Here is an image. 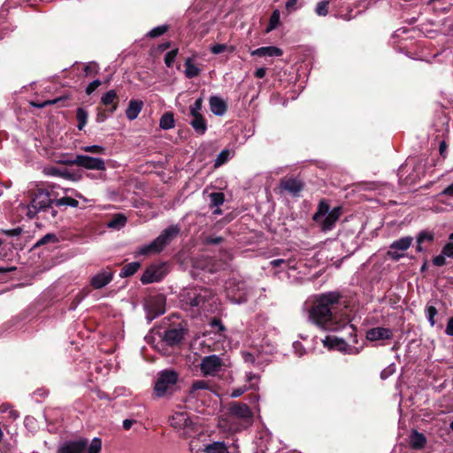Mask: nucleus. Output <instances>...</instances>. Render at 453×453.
Masks as SVG:
<instances>
[{
  "label": "nucleus",
  "instance_id": "obj_64",
  "mask_svg": "<svg viewBox=\"0 0 453 453\" xmlns=\"http://www.w3.org/2000/svg\"><path fill=\"white\" fill-rule=\"evenodd\" d=\"M223 240H224V239H223V237H221V236H217V237H208V238H207L206 242H207L208 244H215V245H217V244L221 243V242H223Z\"/></svg>",
  "mask_w": 453,
  "mask_h": 453
},
{
  "label": "nucleus",
  "instance_id": "obj_55",
  "mask_svg": "<svg viewBox=\"0 0 453 453\" xmlns=\"http://www.w3.org/2000/svg\"><path fill=\"white\" fill-rule=\"evenodd\" d=\"M84 72H85L86 75H90L94 73H96L97 72V64L94 63V62L89 63L88 65H87L84 67Z\"/></svg>",
  "mask_w": 453,
  "mask_h": 453
},
{
  "label": "nucleus",
  "instance_id": "obj_56",
  "mask_svg": "<svg viewBox=\"0 0 453 453\" xmlns=\"http://www.w3.org/2000/svg\"><path fill=\"white\" fill-rule=\"evenodd\" d=\"M448 145L445 141L439 142V153L440 156L444 159L447 157Z\"/></svg>",
  "mask_w": 453,
  "mask_h": 453
},
{
  "label": "nucleus",
  "instance_id": "obj_3",
  "mask_svg": "<svg viewBox=\"0 0 453 453\" xmlns=\"http://www.w3.org/2000/svg\"><path fill=\"white\" fill-rule=\"evenodd\" d=\"M180 301L184 309L196 308L204 312H212L218 303L215 292L209 288L195 286L182 289Z\"/></svg>",
  "mask_w": 453,
  "mask_h": 453
},
{
  "label": "nucleus",
  "instance_id": "obj_49",
  "mask_svg": "<svg viewBox=\"0 0 453 453\" xmlns=\"http://www.w3.org/2000/svg\"><path fill=\"white\" fill-rule=\"evenodd\" d=\"M127 223V217L123 213H115V230L123 227Z\"/></svg>",
  "mask_w": 453,
  "mask_h": 453
},
{
  "label": "nucleus",
  "instance_id": "obj_54",
  "mask_svg": "<svg viewBox=\"0 0 453 453\" xmlns=\"http://www.w3.org/2000/svg\"><path fill=\"white\" fill-rule=\"evenodd\" d=\"M97 372L102 373L103 375H108L111 371V364H101L96 368Z\"/></svg>",
  "mask_w": 453,
  "mask_h": 453
},
{
  "label": "nucleus",
  "instance_id": "obj_14",
  "mask_svg": "<svg viewBox=\"0 0 453 453\" xmlns=\"http://www.w3.org/2000/svg\"><path fill=\"white\" fill-rule=\"evenodd\" d=\"M393 331L388 327L377 326L366 331L365 338L369 342L391 340L393 338Z\"/></svg>",
  "mask_w": 453,
  "mask_h": 453
},
{
  "label": "nucleus",
  "instance_id": "obj_52",
  "mask_svg": "<svg viewBox=\"0 0 453 453\" xmlns=\"http://www.w3.org/2000/svg\"><path fill=\"white\" fill-rule=\"evenodd\" d=\"M446 256L443 255L442 253L434 257L433 258V264L435 265V266H443L446 265Z\"/></svg>",
  "mask_w": 453,
  "mask_h": 453
},
{
  "label": "nucleus",
  "instance_id": "obj_12",
  "mask_svg": "<svg viewBox=\"0 0 453 453\" xmlns=\"http://www.w3.org/2000/svg\"><path fill=\"white\" fill-rule=\"evenodd\" d=\"M227 296L234 302L241 303L246 301V288L242 281H230L226 287Z\"/></svg>",
  "mask_w": 453,
  "mask_h": 453
},
{
  "label": "nucleus",
  "instance_id": "obj_1",
  "mask_svg": "<svg viewBox=\"0 0 453 453\" xmlns=\"http://www.w3.org/2000/svg\"><path fill=\"white\" fill-rule=\"evenodd\" d=\"M342 295L337 291H329L316 295L308 310L309 320L318 327L331 332L349 329V336L357 343V328L350 324L349 316L344 311L346 305L342 304Z\"/></svg>",
  "mask_w": 453,
  "mask_h": 453
},
{
  "label": "nucleus",
  "instance_id": "obj_53",
  "mask_svg": "<svg viewBox=\"0 0 453 453\" xmlns=\"http://www.w3.org/2000/svg\"><path fill=\"white\" fill-rule=\"evenodd\" d=\"M101 85V81L100 80H95L93 81L92 82H90L87 88H86V92L87 94L90 95L91 93H93L99 86Z\"/></svg>",
  "mask_w": 453,
  "mask_h": 453
},
{
  "label": "nucleus",
  "instance_id": "obj_41",
  "mask_svg": "<svg viewBox=\"0 0 453 453\" xmlns=\"http://www.w3.org/2000/svg\"><path fill=\"white\" fill-rule=\"evenodd\" d=\"M168 28L169 27L167 25H160L150 29L146 35L150 38H157L164 35Z\"/></svg>",
  "mask_w": 453,
  "mask_h": 453
},
{
  "label": "nucleus",
  "instance_id": "obj_18",
  "mask_svg": "<svg viewBox=\"0 0 453 453\" xmlns=\"http://www.w3.org/2000/svg\"><path fill=\"white\" fill-rule=\"evenodd\" d=\"M342 213V208L341 206L334 207L333 210H331L321 222L322 229L324 231L332 230Z\"/></svg>",
  "mask_w": 453,
  "mask_h": 453
},
{
  "label": "nucleus",
  "instance_id": "obj_11",
  "mask_svg": "<svg viewBox=\"0 0 453 453\" xmlns=\"http://www.w3.org/2000/svg\"><path fill=\"white\" fill-rule=\"evenodd\" d=\"M223 366L222 359L217 355L204 357L200 364V370L205 376L215 375Z\"/></svg>",
  "mask_w": 453,
  "mask_h": 453
},
{
  "label": "nucleus",
  "instance_id": "obj_46",
  "mask_svg": "<svg viewBox=\"0 0 453 453\" xmlns=\"http://www.w3.org/2000/svg\"><path fill=\"white\" fill-rule=\"evenodd\" d=\"M426 312L427 316V319L432 326H434L435 320L434 317L437 315L438 311L434 306L429 305L426 308Z\"/></svg>",
  "mask_w": 453,
  "mask_h": 453
},
{
  "label": "nucleus",
  "instance_id": "obj_38",
  "mask_svg": "<svg viewBox=\"0 0 453 453\" xmlns=\"http://www.w3.org/2000/svg\"><path fill=\"white\" fill-rule=\"evenodd\" d=\"M280 12L279 10H274L270 17V19H269V24L266 27V32L269 33L273 30H274L279 23H280Z\"/></svg>",
  "mask_w": 453,
  "mask_h": 453
},
{
  "label": "nucleus",
  "instance_id": "obj_4",
  "mask_svg": "<svg viewBox=\"0 0 453 453\" xmlns=\"http://www.w3.org/2000/svg\"><path fill=\"white\" fill-rule=\"evenodd\" d=\"M179 374L174 370L165 369L158 373L154 386V394L157 397L172 395L176 390Z\"/></svg>",
  "mask_w": 453,
  "mask_h": 453
},
{
  "label": "nucleus",
  "instance_id": "obj_8",
  "mask_svg": "<svg viewBox=\"0 0 453 453\" xmlns=\"http://www.w3.org/2000/svg\"><path fill=\"white\" fill-rule=\"evenodd\" d=\"M168 273V265L165 262L152 263L146 267L140 278L143 285L161 281Z\"/></svg>",
  "mask_w": 453,
  "mask_h": 453
},
{
  "label": "nucleus",
  "instance_id": "obj_47",
  "mask_svg": "<svg viewBox=\"0 0 453 453\" xmlns=\"http://www.w3.org/2000/svg\"><path fill=\"white\" fill-rule=\"evenodd\" d=\"M299 169L303 168H324L326 165H324L323 163L318 162V161H308V162H303L301 165L296 166Z\"/></svg>",
  "mask_w": 453,
  "mask_h": 453
},
{
  "label": "nucleus",
  "instance_id": "obj_62",
  "mask_svg": "<svg viewBox=\"0 0 453 453\" xmlns=\"http://www.w3.org/2000/svg\"><path fill=\"white\" fill-rule=\"evenodd\" d=\"M246 391V387L233 389L230 395L234 398L241 396Z\"/></svg>",
  "mask_w": 453,
  "mask_h": 453
},
{
  "label": "nucleus",
  "instance_id": "obj_42",
  "mask_svg": "<svg viewBox=\"0 0 453 453\" xmlns=\"http://www.w3.org/2000/svg\"><path fill=\"white\" fill-rule=\"evenodd\" d=\"M203 102V97H198L195 103L190 105L189 111L191 117L202 115Z\"/></svg>",
  "mask_w": 453,
  "mask_h": 453
},
{
  "label": "nucleus",
  "instance_id": "obj_61",
  "mask_svg": "<svg viewBox=\"0 0 453 453\" xmlns=\"http://www.w3.org/2000/svg\"><path fill=\"white\" fill-rule=\"evenodd\" d=\"M415 158L414 157H409L407 158V160L405 161L404 164H403L398 170H402V168L403 167H412L413 169L412 170H415L416 168H418V166H413V163L415 162Z\"/></svg>",
  "mask_w": 453,
  "mask_h": 453
},
{
  "label": "nucleus",
  "instance_id": "obj_6",
  "mask_svg": "<svg viewBox=\"0 0 453 453\" xmlns=\"http://www.w3.org/2000/svg\"><path fill=\"white\" fill-rule=\"evenodd\" d=\"M227 413L230 418L239 420L242 428L251 426L253 422V413L247 403L231 402L227 407Z\"/></svg>",
  "mask_w": 453,
  "mask_h": 453
},
{
  "label": "nucleus",
  "instance_id": "obj_26",
  "mask_svg": "<svg viewBox=\"0 0 453 453\" xmlns=\"http://www.w3.org/2000/svg\"><path fill=\"white\" fill-rule=\"evenodd\" d=\"M189 124L199 135L204 134L207 130V123L203 115L192 117Z\"/></svg>",
  "mask_w": 453,
  "mask_h": 453
},
{
  "label": "nucleus",
  "instance_id": "obj_19",
  "mask_svg": "<svg viewBox=\"0 0 453 453\" xmlns=\"http://www.w3.org/2000/svg\"><path fill=\"white\" fill-rule=\"evenodd\" d=\"M435 234L432 230L424 229L420 231L416 237V250L423 252L425 250L423 245L425 243L432 244L434 242Z\"/></svg>",
  "mask_w": 453,
  "mask_h": 453
},
{
  "label": "nucleus",
  "instance_id": "obj_34",
  "mask_svg": "<svg viewBox=\"0 0 453 453\" xmlns=\"http://www.w3.org/2000/svg\"><path fill=\"white\" fill-rule=\"evenodd\" d=\"M197 390H211V385L209 381L203 380H195L189 389V394L194 395Z\"/></svg>",
  "mask_w": 453,
  "mask_h": 453
},
{
  "label": "nucleus",
  "instance_id": "obj_58",
  "mask_svg": "<svg viewBox=\"0 0 453 453\" xmlns=\"http://www.w3.org/2000/svg\"><path fill=\"white\" fill-rule=\"evenodd\" d=\"M83 150L87 152L101 153L104 149L98 145H92V146H86L83 148Z\"/></svg>",
  "mask_w": 453,
  "mask_h": 453
},
{
  "label": "nucleus",
  "instance_id": "obj_7",
  "mask_svg": "<svg viewBox=\"0 0 453 453\" xmlns=\"http://www.w3.org/2000/svg\"><path fill=\"white\" fill-rule=\"evenodd\" d=\"M169 424L177 430H183V435L192 437L196 434V425L187 411H176L169 418Z\"/></svg>",
  "mask_w": 453,
  "mask_h": 453
},
{
  "label": "nucleus",
  "instance_id": "obj_25",
  "mask_svg": "<svg viewBox=\"0 0 453 453\" xmlns=\"http://www.w3.org/2000/svg\"><path fill=\"white\" fill-rule=\"evenodd\" d=\"M323 343L324 346L328 349H337L342 352H346L349 348V345L343 339L337 337L326 336L323 341Z\"/></svg>",
  "mask_w": 453,
  "mask_h": 453
},
{
  "label": "nucleus",
  "instance_id": "obj_30",
  "mask_svg": "<svg viewBox=\"0 0 453 453\" xmlns=\"http://www.w3.org/2000/svg\"><path fill=\"white\" fill-rule=\"evenodd\" d=\"M330 211V206L326 199L319 201L318 210L313 215V220L319 222L320 219Z\"/></svg>",
  "mask_w": 453,
  "mask_h": 453
},
{
  "label": "nucleus",
  "instance_id": "obj_31",
  "mask_svg": "<svg viewBox=\"0 0 453 453\" xmlns=\"http://www.w3.org/2000/svg\"><path fill=\"white\" fill-rule=\"evenodd\" d=\"M175 126V120L172 112L164 113L159 119V127L164 130H169Z\"/></svg>",
  "mask_w": 453,
  "mask_h": 453
},
{
  "label": "nucleus",
  "instance_id": "obj_15",
  "mask_svg": "<svg viewBox=\"0 0 453 453\" xmlns=\"http://www.w3.org/2000/svg\"><path fill=\"white\" fill-rule=\"evenodd\" d=\"M88 447L87 439L70 441L63 444L58 453H85Z\"/></svg>",
  "mask_w": 453,
  "mask_h": 453
},
{
  "label": "nucleus",
  "instance_id": "obj_45",
  "mask_svg": "<svg viewBox=\"0 0 453 453\" xmlns=\"http://www.w3.org/2000/svg\"><path fill=\"white\" fill-rule=\"evenodd\" d=\"M102 103L104 107L110 108V110L113 109V89L109 90L106 94L102 96Z\"/></svg>",
  "mask_w": 453,
  "mask_h": 453
},
{
  "label": "nucleus",
  "instance_id": "obj_39",
  "mask_svg": "<svg viewBox=\"0 0 453 453\" xmlns=\"http://www.w3.org/2000/svg\"><path fill=\"white\" fill-rule=\"evenodd\" d=\"M76 118L78 120L77 127L79 130H82L87 124L88 112L83 108H78L76 112Z\"/></svg>",
  "mask_w": 453,
  "mask_h": 453
},
{
  "label": "nucleus",
  "instance_id": "obj_33",
  "mask_svg": "<svg viewBox=\"0 0 453 453\" xmlns=\"http://www.w3.org/2000/svg\"><path fill=\"white\" fill-rule=\"evenodd\" d=\"M234 155V151L230 150H223L217 157L214 162V167L218 168L227 162Z\"/></svg>",
  "mask_w": 453,
  "mask_h": 453
},
{
  "label": "nucleus",
  "instance_id": "obj_44",
  "mask_svg": "<svg viewBox=\"0 0 453 453\" xmlns=\"http://www.w3.org/2000/svg\"><path fill=\"white\" fill-rule=\"evenodd\" d=\"M178 54V49L172 50L168 51L164 58L165 64L167 67H171L175 61L176 56Z\"/></svg>",
  "mask_w": 453,
  "mask_h": 453
},
{
  "label": "nucleus",
  "instance_id": "obj_24",
  "mask_svg": "<svg viewBox=\"0 0 453 453\" xmlns=\"http://www.w3.org/2000/svg\"><path fill=\"white\" fill-rule=\"evenodd\" d=\"M143 106V102L137 99L129 101L126 109V116L129 120H134L141 112Z\"/></svg>",
  "mask_w": 453,
  "mask_h": 453
},
{
  "label": "nucleus",
  "instance_id": "obj_32",
  "mask_svg": "<svg viewBox=\"0 0 453 453\" xmlns=\"http://www.w3.org/2000/svg\"><path fill=\"white\" fill-rule=\"evenodd\" d=\"M141 264L139 262H132L123 266L119 273V277L126 278L134 275L140 268Z\"/></svg>",
  "mask_w": 453,
  "mask_h": 453
},
{
  "label": "nucleus",
  "instance_id": "obj_37",
  "mask_svg": "<svg viewBox=\"0 0 453 453\" xmlns=\"http://www.w3.org/2000/svg\"><path fill=\"white\" fill-rule=\"evenodd\" d=\"M59 242V239L55 234H47L43 237H42L40 240L37 241V242L35 244L34 248H37L48 243L56 244Z\"/></svg>",
  "mask_w": 453,
  "mask_h": 453
},
{
  "label": "nucleus",
  "instance_id": "obj_9",
  "mask_svg": "<svg viewBox=\"0 0 453 453\" xmlns=\"http://www.w3.org/2000/svg\"><path fill=\"white\" fill-rule=\"evenodd\" d=\"M148 320L151 321L165 311V296L162 294L149 296L144 300Z\"/></svg>",
  "mask_w": 453,
  "mask_h": 453
},
{
  "label": "nucleus",
  "instance_id": "obj_13",
  "mask_svg": "<svg viewBox=\"0 0 453 453\" xmlns=\"http://www.w3.org/2000/svg\"><path fill=\"white\" fill-rule=\"evenodd\" d=\"M75 163L78 166L84 167L88 170H104L105 165L104 160L98 157H92L88 156L79 155L75 159L71 161Z\"/></svg>",
  "mask_w": 453,
  "mask_h": 453
},
{
  "label": "nucleus",
  "instance_id": "obj_20",
  "mask_svg": "<svg viewBox=\"0 0 453 453\" xmlns=\"http://www.w3.org/2000/svg\"><path fill=\"white\" fill-rule=\"evenodd\" d=\"M111 271H103L94 275L90 280V285L95 289H100L106 286L112 280Z\"/></svg>",
  "mask_w": 453,
  "mask_h": 453
},
{
  "label": "nucleus",
  "instance_id": "obj_2",
  "mask_svg": "<svg viewBox=\"0 0 453 453\" xmlns=\"http://www.w3.org/2000/svg\"><path fill=\"white\" fill-rule=\"evenodd\" d=\"M78 205L79 201L73 197L57 198L53 193L38 188L31 191L27 215L30 219L37 216L50 223L57 224L63 219V213L68 206L75 208Z\"/></svg>",
  "mask_w": 453,
  "mask_h": 453
},
{
  "label": "nucleus",
  "instance_id": "obj_17",
  "mask_svg": "<svg viewBox=\"0 0 453 453\" xmlns=\"http://www.w3.org/2000/svg\"><path fill=\"white\" fill-rule=\"evenodd\" d=\"M184 329L181 327L169 328L165 331L163 339L167 345L173 347L181 342L184 338Z\"/></svg>",
  "mask_w": 453,
  "mask_h": 453
},
{
  "label": "nucleus",
  "instance_id": "obj_57",
  "mask_svg": "<svg viewBox=\"0 0 453 453\" xmlns=\"http://www.w3.org/2000/svg\"><path fill=\"white\" fill-rule=\"evenodd\" d=\"M3 232L5 235L13 237L19 236L23 232V229L21 227H16L13 229L4 230Z\"/></svg>",
  "mask_w": 453,
  "mask_h": 453
},
{
  "label": "nucleus",
  "instance_id": "obj_43",
  "mask_svg": "<svg viewBox=\"0 0 453 453\" xmlns=\"http://www.w3.org/2000/svg\"><path fill=\"white\" fill-rule=\"evenodd\" d=\"M102 448V442L99 438H94L90 444L88 443L85 453H99Z\"/></svg>",
  "mask_w": 453,
  "mask_h": 453
},
{
  "label": "nucleus",
  "instance_id": "obj_28",
  "mask_svg": "<svg viewBox=\"0 0 453 453\" xmlns=\"http://www.w3.org/2000/svg\"><path fill=\"white\" fill-rule=\"evenodd\" d=\"M184 66V74L188 79H192L198 76L201 72L200 68L194 65L191 58H188L185 60Z\"/></svg>",
  "mask_w": 453,
  "mask_h": 453
},
{
  "label": "nucleus",
  "instance_id": "obj_35",
  "mask_svg": "<svg viewBox=\"0 0 453 453\" xmlns=\"http://www.w3.org/2000/svg\"><path fill=\"white\" fill-rule=\"evenodd\" d=\"M210 206L219 207L225 202V195L222 192H212L209 195Z\"/></svg>",
  "mask_w": 453,
  "mask_h": 453
},
{
  "label": "nucleus",
  "instance_id": "obj_40",
  "mask_svg": "<svg viewBox=\"0 0 453 453\" xmlns=\"http://www.w3.org/2000/svg\"><path fill=\"white\" fill-rule=\"evenodd\" d=\"M210 50L212 54L219 55L224 51L233 52L234 50V47L228 46L227 44L225 43H217L211 45L210 47Z\"/></svg>",
  "mask_w": 453,
  "mask_h": 453
},
{
  "label": "nucleus",
  "instance_id": "obj_63",
  "mask_svg": "<svg viewBox=\"0 0 453 453\" xmlns=\"http://www.w3.org/2000/svg\"><path fill=\"white\" fill-rule=\"evenodd\" d=\"M242 357L246 363L254 364L256 361L255 356L250 352H244Z\"/></svg>",
  "mask_w": 453,
  "mask_h": 453
},
{
  "label": "nucleus",
  "instance_id": "obj_10",
  "mask_svg": "<svg viewBox=\"0 0 453 453\" xmlns=\"http://www.w3.org/2000/svg\"><path fill=\"white\" fill-rule=\"evenodd\" d=\"M413 238L411 236H404L396 241H394L386 255L388 258L393 261H399L404 257V251H406L412 244Z\"/></svg>",
  "mask_w": 453,
  "mask_h": 453
},
{
  "label": "nucleus",
  "instance_id": "obj_59",
  "mask_svg": "<svg viewBox=\"0 0 453 453\" xmlns=\"http://www.w3.org/2000/svg\"><path fill=\"white\" fill-rule=\"evenodd\" d=\"M445 334L449 336H453V316L448 320Z\"/></svg>",
  "mask_w": 453,
  "mask_h": 453
},
{
  "label": "nucleus",
  "instance_id": "obj_16",
  "mask_svg": "<svg viewBox=\"0 0 453 453\" xmlns=\"http://www.w3.org/2000/svg\"><path fill=\"white\" fill-rule=\"evenodd\" d=\"M168 244L160 235L153 240L150 244L144 245L139 249L138 253L142 256L160 253Z\"/></svg>",
  "mask_w": 453,
  "mask_h": 453
},
{
  "label": "nucleus",
  "instance_id": "obj_27",
  "mask_svg": "<svg viewBox=\"0 0 453 453\" xmlns=\"http://www.w3.org/2000/svg\"><path fill=\"white\" fill-rule=\"evenodd\" d=\"M180 232V228L176 225H172L160 233V237L169 245L176 239Z\"/></svg>",
  "mask_w": 453,
  "mask_h": 453
},
{
  "label": "nucleus",
  "instance_id": "obj_5",
  "mask_svg": "<svg viewBox=\"0 0 453 453\" xmlns=\"http://www.w3.org/2000/svg\"><path fill=\"white\" fill-rule=\"evenodd\" d=\"M304 187L305 183L299 176L286 175L280 180L275 191L280 195L288 194L292 197H299Z\"/></svg>",
  "mask_w": 453,
  "mask_h": 453
},
{
  "label": "nucleus",
  "instance_id": "obj_50",
  "mask_svg": "<svg viewBox=\"0 0 453 453\" xmlns=\"http://www.w3.org/2000/svg\"><path fill=\"white\" fill-rule=\"evenodd\" d=\"M210 325L213 329H216L219 333L226 331V326L222 324L219 319L213 318Z\"/></svg>",
  "mask_w": 453,
  "mask_h": 453
},
{
  "label": "nucleus",
  "instance_id": "obj_21",
  "mask_svg": "<svg viewBox=\"0 0 453 453\" xmlns=\"http://www.w3.org/2000/svg\"><path fill=\"white\" fill-rule=\"evenodd\" d=\"M210 109L216 116H223L227 109L225 101L217 96H212L209 99Z\"/></svg>",
  "mask_w": 453,
  "mask_h": 453
},
{
  "label": "nucleus",
  "instance_id": "obj_29",
  "mask_svg": "<svg viewBox=\"0 0 453 453\" xmlns=\"http://www.w3.org/2000/svg\"><path fill=\"white\" fill-rule=\"evenodd\" d=\"M204 453H229L227 447L223 441H214L208 444L204 449Z\"/></svg>",
  "mask_w": 453,
  "mask_h": 453
},
{
  "label": "nucleus",
  "instance_id": "obj_48",
  "mask_svg": "<svg viewBox=\"0 0 453 453\" xmlns=\"http://www.w3.org/2000/svg\"><path fill=\"white\" fill-rule=\"evenodd\" d=\"M112 110H110V108L107 109V107H104V108L99 107L97 116H96V120L98 122H104L110 116V112Z\"/></svg>",
  "mask_w": 453,
  "mask_h": 453
},
{
  "label": "nucleus",
  "instance_id": "obj_23",
  "mask_svg": "<svg viewBox=\"0 0 453 453\" xmlns=\"http://www.w3.org/2000/svg\"><path fill=\"white\" fill-rule=\"evenodd\" d=\"M282 53V50L276 46H265L254 50L251 55L257 57H280Z\"/></svg>",
  "mask_w": 453,
  "mask_h": 453
},
{
  "label": "nucleus",
  "instance_id": "obj_51",
  "mask_svg": "<svg viewBox=\"0 0 453 453\" xmlns=\"http://www.w3.org/2000/svg\"><path fill=\"white\" fill-rule=\"evenodd\" d=\"M441 253L447 257L453 258V242H449L446 243L441 250Z\"/></svg>",
  "mask_w": 453,
  "mask_h": 453
},
{
  "label": "nucleus",
  "instance_id": "obj_36",
  "mask_svg": "<svg viewBox=\"0 0 453 453\" xmlns=\"http://www.w3.org/2000/svg\"><path fill=\"white\" fill-rule=\"evenodd\" d=\"M334 0H322L319 1L315 7V12L318 16L325 17L328 13V5Z\"/></svg>",
  "mask_w": 453,
  "mask_h": 453
},
{
  "label": "nucleus",
  "instance_id": "obj_60",
  "mask_svg": "<svg viewBox=\"0 0 453 453\" xmlns=\"http://www.w3.org/2000/svg\"><path fill=\"white\" fill-rule=\"evenodd\" d=\"M395 369L392 368L391 366H388L387 368H385L383 371H381L380 372V378L382 380H386L388 379L393 372H394Z\"/></svg>",
  "mask_w": 453,
  "mask_h": 453
},
{
  "label": "nucleus",
  "instance_id": "obj_22",
  "mask_svg": "<svg viewBox=\"0 0 453 453\" xmlns=\"http://www.w3.org/2000/svg\"><path fill=\"white\" fill-rule=\"evenodd\" d=\"M427 442L426 437L424 434L412 430L410 434V447L415 450L423 449Z\"/></svg>",
  "mask_w": 453,
  "mask_h": 453
}]
</instances>
